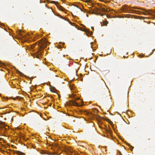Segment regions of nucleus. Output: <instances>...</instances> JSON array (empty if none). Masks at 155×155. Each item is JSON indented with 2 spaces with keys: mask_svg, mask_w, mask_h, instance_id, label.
Returning a JSON list of instances; mask_svg holds the SVG:
<instances>
[{
  "mask_svg": "<svg viewBox=\"0 0 155 155\" xmlns=\"http://www.w3.org/2000/svg\"><path fill=\"white\" fill-rule=\"evenodd\" d=\"M49 43L48 42L46 39L43 38L39 42L36 43L31 45V48L32 50L35 48L39 49L38 50L41 49H44L46 48L48 44Z\"/></svg>",
  "mask_w": 155,
  "mask_h": 155,
  "instance_id": "nucleus-1",
  "label": "nucleus"
},
{
  "mask_svg": "<svg viewBox=\"0 0 155 155\" xmlns=\"http://www.w3.org/2000/svg\"><path fill=\"white\" fill-rule=\"evenodd\" d=\"M140 9L144 11V12H140L139 11H136V13L139 15L140 14V12L143 14V15H151L152 13L153 12V11L152 10L148 9V10H145V9L141 8Z\"/></svg>",
  "mask_w": 155,
  "mask_h": 155,
  "instance_id": "nucleus-2",
  "label": "nucleus"
},
{
  "mask_svg": "<svg viewBox=\"0 0 155 155\" xmlns=\"http://www.w3.org/2000/svg\"><path fill=\"white\" fill-rule=\"evenodd\" d=\"M79 99H80L79 98H75V100L74 101H71V102L72 103V104L74 106H78V104L77 103L75 102V101L77 100H79Z\"/></svg>",
  "mask_w": 155,
  "mask_h": 155,
  "instance_id": "nucleus-3",
  "label": "nucleus"
},
{
  "mask_svg": "<svg viewBox=\"0 0 155 155\" xmlns=\"http://www.w3.org/2000/svg\"><path fill=\"white\" fill-rule=\"evenodd\" d=\"M108 23V21H104L103 24L104 25H106Z\"/></svg>",
  "mask_w": 155,
  "mask_h": 155,
  "instance_id": "nucleus-4",
  "label": "nucleus"
},
{
  "mask_svg": "<svg viewBox=\"0 0 155 155\" xmlns=\"http://www.w3.org/2000/svg\"><path fill=\"white\" fill-rule=\"evenodd\" d=\"M69 96L71 97H74L75 96V95L73 94L69 95Z\"/></svg>",
  "mask_w": 155,
  "mask_h": 155,
  "instance_id": "nucleus-5",
  "label": "nucleus"
},
{
  "mask_svg": "<svg viewBox=\"0 0 155 155\" xmlns=\"http://www.w3.org/2000/svg\"><path fill=\"white\" fill-rule=\"evenodd\" d=\"M131 8H134V9H140V8H136V7H131Z\"/></svg>",
  "mask_w": 155,
  "mask_h": 155,
  "instance_id": "nucleus-6",
  "label": "nucleus"
},
{
  "mask_svg": "<svg viewBox=\"0 0 155 155\" xmlns=\"http://www.w3.org/2000/svg\"><path fill=\"white\" fill-rule=\"evenodd\" d=\"M52 3L55 4L56 3H57V2H55V1H53L52 2Z\"/></svg>",
  "mask_w": 155,
  "mask_h": 155,
  "instance_id": "nucleus-7",
  "label": "nucleus"
}]
</instances>
